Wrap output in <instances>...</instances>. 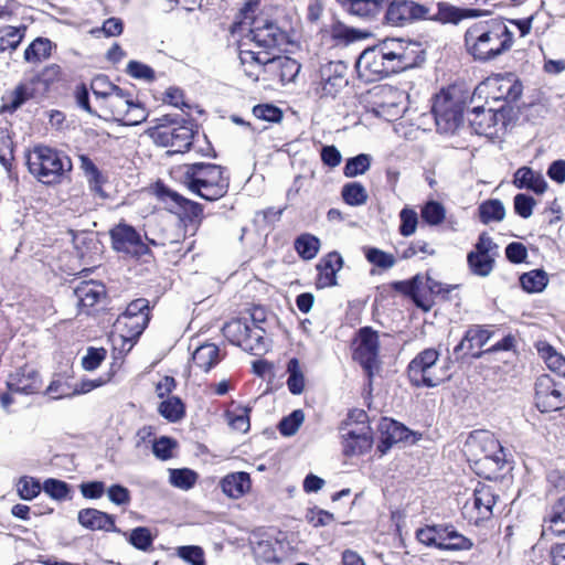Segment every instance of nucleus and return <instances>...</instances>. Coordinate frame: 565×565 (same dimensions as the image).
Here are the masks:
<instances>
[{
  "instance_id": "f257e3e1",
  "label": "nucleus",
  "mask_w": 565,
  "mask_h": 565,
  "mask_svg": "<svg viewBox=\"0 0 565 565\" xmlns=\"http://www.w3.org/2000/svg\"><path fill=\"white\" fill-rule=\"evenodd\" d=\"M512 45L513 33L499 19L475 22L465 32V47L479 62L492 61Z\"/></svg>"
},
{
  "instance_id": "f03ea898",
  "label": "nucleus",
  "mask_w": 565,
  "mask_h": 565,
  "mask_svg": "<svg viewBox=\"0 0 565 565\" xmlns=\"http://www.w3.org/2000/svg\"><path fill=\"white\" fill-rule=\"evenodd\" d=\"M175 178L204 200L215 201L228 190V178L222 167L213 163L183 164L174 169Z\"/></svg>"
},
{
  "instance_id": "7ed1b4c3",
  "label": "nucleus",
  "mask_w": 565,
  "mask_h": 565,
  "mask_svg": "<svg viewBox=\"0 0 565 565\" xmlns=\"http://www.w3.org/2000/svg\"><path fill=\"white\" fill-rule=\"evenodd\" d=\"M30 173L45 184L58 183L72 170L71 159L46 146L34 147L26 156Z\"/></svg>"
},
{
  "instance_id": "20e7f679",
  "label": "nucleus",
  "mask_w": 565,
  "mask_h": 565,
  "mask_svg": "<svg viewBox=\"0 0 565 565\" xmlns=\"http://www.w3.org/2000/svg\"><path fill=\"white\" fill-rule=\"evenodd\" d=\"M263 320L254 316L233 319L223 327L224 337L244 351L258 355L267 350Z\"/></svg>"
},
{
  "instance_id": "39448f33",
  "label": "nucleus",
  "mask_w": 565,
  "mask_h": 565,
  "mask_svg": "<svg viewBox=\"0 0 565 565\" xmlns=\"http://www.w3.org/2000/svg\"><path fill=\"white\" fill-rule=\"evenodd\" d=\"M342 451L347 457L365 454L372 447L367 415L362 409L351 411L340 427Z\"/></svg>"
},
{
  "instance_id": "423d86ee",
  "label": "nucleus",
  "mask_w": 565,
  "mask_h": 565,
  "mask_svg": "<svg viewBox=\"0 0 565 565\" xmlns=\"http://www.w3.org/2000/svg\"><path fill=\"white\" fill-rule=\"evenodd\" d=\"M253 11L250 4H246L242 10L243 19L235 23L233 32L248 29L246 40L253 42L259 51L275 49L282 39L279 28L270 20L264 17L252 18L248 13Z\"/></svg>"
},
{
  "instance_id": "0eeeda50",
  "label": "nucleus",
  "mask_w": 565,
  "mask_h": 565,
  "mask_svg": "<svg viewBox=\"0 0 565 565\" xmlns=\"http://www.w3.org/2000/svg\"><path fill=\"white\" fill-rule=\"evenodd\" d=\"M159 124L148 130L149 136L158 146L170 148L171 152H184L190 149L193 130L186 124L177 125L169 116L159 119Z\"/></svg>"
},
{
  "instance_id": "6e6552de",
  "label": "nucleus",
  "mask_w": 565,
  "mask_h": 565,
  "mask_svg": "<svg viewBox=\"0 0 565 565\" xmlns=\"http://www.w3.org/2000/svg\"><path fill=\"white\" fill-rule=\"evenodd\" d=\"M431 111L437 131L440 134H455L463 121V104L454 98L449 92L443 90L434 98Z\"/></svg>"
},
{
  "instance_id": "1a4fd4ad",
  "label": "nucleus",
  "mask_w": 565,
  "mask_h": 565,
  "mask_svg": "<svg viewBox=\"0 0 565 565\" xmlns=\"http://www.w3.org/2000/svg\"><path fill=\"white\" fill-rule=\"evenodd\" d=\"M439 352L426 349L418 353L408 365V377L413 385L420 387H435L445 377V373L437 370Z\"/></svg>"
},
{
  "instance_id": "9d476101",
  "label": "nucleus",
  "mask_w": 565,
  "mask_h": 565,
  "mask_svg": "<svg viewBox=\"0 0 565 565\" xmlns=\"http://www.w3.org/2000/svg\"><path fill=\"white\" fill-rule=\"evenodd\" d=\"M377 349V334L370 328L361 329L353 341V359L362 365L370 379L379 371Z\"/></svg>"
},
{
  "instance_id": "9b49d317",
  "label": "nucleus",
  "mask_w": 565,
  "mask_h": 565,
  "mask_svg": "<svg viewBox=\"0 0 565 565\" xmlns=\"http://www.w3.org/2000/svg\"><path fill=\"white\" fill-rule=\"evenodd\" d=\"M113 248L131 256H141L149 252L139 233L130 225L119 223L110 231Z\"/></svg>"
},
{
  "instance_id": "f8f14e48",
  "label": "nucleus",
  "mask_w": 565,
  "mask_h": 565,
  "mask_svg": "<svg viewBox=\"0 0 565 565\" xmlns=\"http://www.w3.org/2000/svg\"><path fill=\"white\" fill-rule=\"evenodd\" d=\"M535 404L542 413L559 411L565 396L548 375H541L535 383Z\"/></svg>"
},
{
  "instance_id": "ddd939ff",
  "label": "nucleus",
  "mask_w": 565,
  "mask_h": 565,
  "mask_svg": "<svg viewBox=\"0 0 565 565\" xmlns=\"http://www.w3.org/2000/svg\"><path fill=\"white\" fill-rule=\"evenodd\" d=\"M388 54L379 47H370L363 51L356 62V68L367 82L384 78L387 74L386 61Z\"/></svg>"
},
{
  "instance_id": "4468645a",
  "label": "nucleus",
  "mask_w": 565,
  "mask_h": 565,
  "mask_svg": "<svg viewBox=\"0 0 565 565\" xmlns=\"http://www.w3.org/2000/svg\"><path fill=\"white\" fill-rule=\"evenodd\" d=\"M429 8L412 0L391 1V25H404L415 20L426 19Z\"/></svg>"
},
{
  "instance_id": "2eb2a0df",
  "label": "nucleus",
  "mask_w": 565,
  "mask_h": 565,
  "mask_svg": "<svg viewBox=\"0 0 565 565\" xmlns=\"http://www.w3.org/2000/svg\"><path fill=\"white\" fill-rule=\"evenodd\" d=\"M418 47L416 42H404L402 39L391 36V62L397 61L398 65H391V73H397L417 64Z\"/></svg>"
},
{
  "instance_id": "dca6fc26",
  "label": "nucleus",
  "mask_w": 565,
  "mask_h": 565,
  "mask_svg": "<svg viewBox=\"0 0 565 565\" xmlns=\"http://www.w3.org/2000/svg\"><path fill=\"white\" fill-rule=\"evenodd\" d=\"M246 45L243 42L239 46V61L245 75L253 82H257L264 71H268L270 62V52L243 49Z\"/></svg>"
},
{
  "instance_id": "f3484780",
  "label": "nucleus",
  "mask_w": 565,
  "mask_h": 565,
  "mask_svg": "<svg viewBox=\"0 0 565 565\" xmlns=\"http://www.w3.org/2000/svg\"><path fill=\"white\" fill-rule=\"evenodd\" d=\"M344 66L340 62H329L320 68V82L318 90L323 96H334L342 87L347 85L343 75Z\"/></svg>"
},
{
  "instance_id": "a211bd4d",
  "label": "nucleus",
  "mask_w": 565,
  "mask_h": 565,
  "mask_svg": "<svg viewBox=\"0 0 565 565\" xmlns=\"http://www.w3.org/2000/svg\"><path fill=\"white\" fill-rule=\"evenodd\" d=\"M7 384L11 392L34 394L42 387V380L34 367L24 365L9 375Z\"/></svg>"
},
{
  "instance_id": "6ab92c4d",
  "label": "nucleus",
  "mask_w": 565,
  "mask_h": 565,
  "mask_svg": "<svg viewBox=\"0 0 565 565\" xmlns=\"http://www.w3.org/2000/svg\"><path fill=\"white\" fill-rule=\"evenodd\" d=\"M499 117L503 118L502 114L491 108L487 109L483 106H477L471 110L469 122L477 135L492 136L497 132L495 126Z\"/></svg>"
},
{
  "instance_id": "aec40b11",
  "label": "nucleus",
  "mask_w": 565,
  "mask_h": 565,
  "mask_svg": "<svg viewBox=\"0 0 565 565\" xmlns=\"http://www.w3.org/2000/svg\"><path fill=\"white\" fill-rule=\"evenodd\" d=\"M495 502L497 498L491 487L486 484L477 487L471 499V507L477 511L476 521L489 519ZM469 507L470 502H467L465 509L468 510Z\"/></svg>"
},
{
  "instance_id": "412c9836",
  "label": "nucleus",
  "mask_w": 565,
  "mask_h": 565,
  "mask_svg": "<svg viewBox=\"0 0 565 565\" xmlns=\"http://www.w3.org/2000/svg\"><path fill=\"white\" fill-rule=\"evenodd\" d=\"M342 257L337 253H330L317 265V287L327 288L337 284V273L342 268Z\"/></svg>"
},
{
  "instance_id": "4be33fe9",
  "label": "nucleus",
  "mask_w": 565,
  "mask_h": 565,
  "mask_svg": "<svg viewBox=\"0 0 565 565\" xmlns=\"http://www.w3.org/2000/svg\"><path fill=\"white\" fill-rule=\"evenodd\" d=\"M74 295L77 298L79 308L89 309L106 296V289L105 286L98 281H81L75 287Z\"/></svg>"
},
{
  "instance_id": "5701e85b",
  "label": "nucleus",
  "mask_w": 565,
  "mask_h": 565,
  "mask_svg": "<svg viewBox=\"0 0 565 565\" xmlns=\"http://www.w3.org/2000/svg\"><path fill=\"white\" fill-rule=\"evenodd\" d=\"M513 184L518 189H527L536 194H542L547 189L544 177L529 167H521L515 171Z\"/></svg>"
},
{
  "instance_id": "b1692460",
  "label": "nucleus",
  "mask_w": 565,
  "mask_h": 565,
  "mask_svg": "<svg viewBox=\"0 0 565 565\" xmlns=\"http://www.w3.org/2000/svg\"><path fill=\"white\" fill-rule=\"evenodd\" d=\"M250 477L244 471L230 473L221 481L222 491L232 499L242 498L250 490Z\"/></svg>"
},
{
  "instance_id": "393cba45",
  "label": "nucleus",
  "mask_w": 565,
  "mask_h": 565,
  "mask_svg": "<svg viewBox=\"0 0 565 565\" xmlns=\"http://www.w3.org/2000/svg\"><path fill=\"white\" fill-rule=\"evenodd\" d=\"M78 522L89 530L115 531L111 515L96 509H84L78 512Z\"/></svg>"
},
{
  "instance_id": "a878e982",
  "label": "nucleus",
  "mask_w": 565,
  "mask_h": 565,
  "mask_svg": "<svg viewBox=\"0 0 565 565\" xmlns=\"http://www.w3.org/2000/svg\"><path fill=\"white\" fill-rule=\"evenodd\" d=\"M466 447L470 454L478 456V450H480V455L488 458L499 447V444L490 433L476 430L467 438Z\"/></svg>"
},
{
  "instance_id": "bb28decb",
  "label": "nucleus",
  "mask_w": 565,
  "mask_h": 565,
  "mask_svg": "<svg viewBox=\"0 0 565 565\" xmlns=\"http://www.w3.org/2000/svg\"><path fill=\"white\" fill-rule=\"evenodd\" d=\"M300 68L301 66L296 60L288 56H275L270 53L268 72L277 73L282 84L294 82Z\"/></svg>"
},
{
  "instance_id": "cd10ccee",
  "label": "nucleus",
  "mask_w": 565,
  "mask_h": 565,
  "mask_svg": "<svg viewBox=\"0 0 565 565\" xmlns=\"http://www.w3.org/2000/svg\"><path fill=\"white\" fill-rule=\"evenodd\" d=\"M149 322V318H143L141 316L129 317L125 315H120L114 327L117 332L120 333L121 338L125 340H132L138 338Z\"/></svg>"
},
{
  "instance_id": "c85d7f7f",
  "label": "nucleus",
  "mask_w": 565,
  "mask_h": 565,
  "mask_svg": "<svg viewBox=\"0 0 565 565\" xmlns=\"http://www.w3.org/2000/svg\"><path fill=\"white\" fill-rule=\"evenodd\" d=\"M131 103L132 99L119 88L114 95L108 97V100L100 108L107 117L120 122Z\"/></svg>"
},
{
  "instance_id": "c756f323",
  "label": "nucleus",
  "mask_w": 565,
  "mask_h": 565,
  "mask_svg": "<svg viewBox=\"0 0 565 565\" xmlns=\"http://www.w3.org/2000/svg\"><path fill=\"white\" fill-rule=\"evenodd\" d=\"M491 338V332L487 329L470 328L463 339L455 348V354H459L465 351V354L470 353L473 348L481 349L484 347Z\"/></svg>"
},
{
  "instance_id": "7c9ffc66",
  "label": "nucleus",
  "mask_w": 565,
  "mask_h": 565,
  "mask_svg": "<svg viewBox=\"0 0 565 565\" xmlns=\"http://www.w3.org/2000/svg\"><path fill=\"white\" fill-rule=\"evenodd\" d=\"M192 360L194 365L207 372L220 362V350L214 343H204L194 350Z\"/></svg>"
},
{
  "instance_id": "2f4dec72",
  "label": "nucleus",
  "mask_w": 565,
  "mask_h": 565,
  "mask_svg": "<svg viewBox=\"0 0 565 565\" xmlns=\"http://www.w3.org/2000/svg\"><path fill=\"white\" fill-rule=\"evenodd\" d=\"M330 33L331 38L337 42V44L342 45H349L351 43L364 40L370 35L369 32L348 26L340 21H337L331 25Z\"/></svg>"
},
{
  "instance_id": "473e14b6",
  "label": "nucleus",
  "mask_w": 565,
  "mask_h": 565,
  "mask_svg": "<svg viewBox=\"0 0 565 565\" xmlns=\"http://www.w3.org/2000/svg\"><path fill=\"white\" fill-rule=\"evenodd\" d=\"M441 531V546L444 551H467L472 547V542L458 533L452 525H444Z\"/></svg>"
},
{
  "instance_id": "72a5a7b5",
  "label": "nucleus",
  "mask_w": 565,
  "mask_h": 565,
  "mask_svg": "<svg viewBox=\"0 0 565 565\" xmlns=\"http://www.w3.org/2000/svg\"><path fill=\"white\" fill-rule=\"evenodd\" d=\"M338 3L350 14L360 18L372 17L379 12L380 0H337Z\"/></svg>"
},
{
  "instance_id": "f704fd0d",
  "label": "nucleus",
  "mask_w": 565,
  "mask_h": 565,
  "mask_svg": "<svg viewBox=\"0 0 565 565\" xmlns=\"http://www.w3.org/2000/svg\"><path fill=\"white\" fill-rule=\"evenodd\" d=\"M420 285L422 281L419 280L418 276H416L412 280L398 281L395 282L393 286L399 292L409 296L417 307L422 308L425 311H428L430 310L433 303L431 300L422 297L419 289Z\"/></svg>"
},
{
  "instance_id": "c9c22d12",
  "label": "nucleus",
  "mask_w": 565,
  "mask_h": 565,
  "mask_svg": "<svg viewBox=\"0 0 565 565\" xmlns=\"http://www.w3.org/2000/svg\"><path fill=\"white\" fill-rule=\"evenodd\" d=\"M536 348L546 366L565 377V358L546 342H539Z\"/></svg>"
},
{
  "instance_id": "e433bc0d",
  "label": "nucleus",
  "mask_w": 565,
  "mask_h": 565,
  "mask_svg": "<svg viewBox=\"0 0 565 565\" xmlns=\"http://www.w3.org/2000/svg\"><path fill=\"white\" fill-rule=\"evenodd\" d=\"M467 263L470 271L478 277H488L495 263L494 255H483L478 253L469 252L467 256Z\"/></svg>"
},
{
  "instance_id": "4c0bfd02",
  "label": "nucleus",
  "mask_w": 565,
  "mask_h": 565,
  "mask_svg": "<svg viewBox=\"0 0 565 565\" xmlns=\"http://www.w3.org/2000/svg\"><path fill=\"white\" fill-rule=\"evenodd\" d=\"M520 284L526 292H541L548 284V276L543 269H534L521 275Z\"/></svg>"
},
{
  "instance_id": "58836bf2",
  "label": "nucleus",
  "mask_w": 565,
  "mask_h": 565,
  "mask_svg": "<svg viewBox=\"0 0 565 565\" xmlns=\"http://www.w3.org/2000/svg\"><path fill=\"white\" fill-rule=\"evenodd\" d=\"M478 211L480 221L483 224L501 222L505 216L504 205L500 200L497 199L484 201L480 204Z\"/></svg>"
},
{
  "instance_id": "ea45409f",
  "label": "nucleus",
  "mask_w": 565,
  "mask_h": 565,
  "mask_svg": "<svg viewBox=\"0 0 565 565\" xmlns=\"http://www.w3.org/2000/svg\"><path fill=\"white\" fill-rule=\"evenodd\" d=\"M422 438V434L414 431L405 425L391 418V446L393 444H403L405 446L414 445Z\"/></svg>"
},
{
  "instance_id": "a19ab883",
  "label": "nucleus",
  "mask_w": 565,
  "mask_h": 565,
  "mask_svg": "<svg viewBox=\"0 0 565 565\" xmlns=\"http://www.w3.org/2000/svg\"><path fill=\"white\" fill-rule=\"evenodd\" d=\"M295 249L302 259L310 260L317 256L320 241L312 234H301L295 241Z\"/></svg>"
},
{
  "instance_id": "79ce46f5",
  "label": "nucleus",
  "mask_w": 565,
  "mask_h": 565,
  "mask_svg": "<svg viewBox=\"0 0 565 565\" xmlns=\"http://www.w3.org/2000/svg\"><path fill=\"white\" fill-rule=\"evenodd\" d=\"M287 373H288V380H287V386L290 393L294 395H299L305 390V374L303 370L300 365V362L297 359L289 360L287 364Z\"/></svg>"
},
{
  "instance_id": "37998d69",
  "label": "nucleus",
  "mask_w": 565,
  "mask_h": 565,
  "mask_svg": "<svg viewBox=\"0 0 565 565\" xmlns=\"http://www.w3.org/2000/svg\"><path fill=\"white\" fill-rule=\"evenodd\" d=\"M52 42L49 39H35L24 51V60L39 63L51 55Z\"/></svg>"
},
{
  "instance_id": "c03bdc74",
  "label": "nucleus",
  "mask_w": 565,
  "mask_h": 565,
  "mask_svg": "<svg viewBox=\"0 0 565 565\" xmlns=\"http://www.w3.org/2000/svg\"><path fill=\"white\" fill-rule=\"evenodd\" d=\"M25 28L7 25L0 28V52L15 50L24 36Z\"/></svg>"
},
{
  "instance_id": "a18cd8bd",
  "label": "nucleus",
  "mask_w": 565,
  "mask_h": 565,
  "mask_svg": "<svg viewBox=\"0 0 565 565\" xmlns=\"http://www.w3.org/2000/svg\"><path fill=\"white\" fill-rule=\"evenodd\" d=\"M498 89L501 93L498 98L515 102L521 97L523 89L522 84L512 74L498 79Z\"/></svg>"
},
{
  "instance_id": "49530a36",
  "label": "nucleus",
  "mask_w": 565,
  "mask_h": 565,
  "mask_svg": "<svg viewBox=\"0 0 565 565\" xmlns=\"http://www.w3.org/2000/svg\"><path fill=\"white\" fill-rule=\"evenodd\" d=\"M120 87L114 85L105 75L96 76L90 83V89L94 96L99 102V106L108 100L110 95H114Z\"/></svg>"
},
{
  "instance_id": "de8ad7c7",
  "label": "nucleus",
  "mask_w": 565,
  "mask_h": 565,
  "mask_svg": "<svg viewBox=\"0 0 565 565\" xmlns=\"http://www.w3.org/2000/svg\"><path fill=\"white\" fill-rule=\"evenodd\" d=\"M343 201L351 206L363 205L367 200L365 188L359 182H351L342 188Z\"/></svg>"
},
{
  "instance_id": "09e8293b",
  "label": "nucleus",
  "mask_w": 565,
  "mask_h": 565,
  "mask_svg": "<svg viewBox=\"0 0 565 565\" xmlns=\"http://www.w3.org/2000/svg\"><path fill=\"white\" fill-rule=\"evenodd\" d=\"M420 215L425 223L437 226L444 222L446 209L441 203L431 200L423 205Z\"/></svg>"
},
{
  "instance_id": "8fccbe9b",
  "label": "nucleus",
  "mask_w": 565,
  "mask_h": 565,
  "mask_svg": "<svg viewBox=\"0 0 565 565\" xmlns=\"http://www.w3.org/2000/svg\"><path fill=\"white\" fill-rule=\"evenodd\" d=\"M548 522V530L554 534H565V494L553 505Z\"/></svg>"
},
{
  "instance_id": "3c124183",
  "label": "nucleus",
  "mask_w": 565,
  "mask_h": 565,
  "mask_svg": "<svg viewBox=\"0 0 565 565\" xmlns=\"http://www.w3.org/2000/svg\"><path fill=\"white\" fill-rule=\"evenodd\" d=\"M156 534L149 527L138 526L128 534V542L140 551H149L152 546Z\"/></svg>"
},
{
  "instance_id": "603ef678",
  "label": "nucleus",
  "mask_w": 565,
  "mask_h": 565,
  "mask_svg": "<svg viewBox=\"0 0 565 565\" xmlns=\"http://www.w3.org/2000/svg\"><path fill=\"white\" fill-rule=\"evenodd\" d=\"M169 481L172 486L182 490H189L194 486L198 479V475L186 468L183 469H170Z\"/></svg>"
},
{
  "instance_id": "864d4df0",
  "label": "nucleus",
  "mask_w": 565,
  "mask_h": 565,
  "mask_svg": "<svg viewBox=\"0 0 565 565\" xmlns=\"http://www.w3.org/2000/svg\"><path fill=\"white\" fill-rule=\"evenodd\" d=\"M81 169L88 180L89 186L94 192H99L102 186V175L95 163L85 154L79 156Z\"/></svg>"
},
{
  "instance_id": "5fc2aeb1",
  "label": "nucleus",
  "mask_w": 565,
  "mask_h": 565,
  "mask_svg": "<svg viewBox=\"0 0 565 565\" xmlns=\"http://www.w3.org/2000/svg\"><path fill=\"white\" fill-rule=\"evenodd\" d=\"M371 164V157L369 154H359L350 158L343 169V173L347 178H354L356 175L366 172Z\"/></svg>"
},
{
  "instance_id": "6e6d98bb",
  "label": "nucleus",
  "mask_w": 565,
  "mask_h": 565,
  "mask_svg": "<svg viewBox=\"0 0 565 565\" xmlns=\"http://www.w3.org/2000/svg\"><path fill=\"white\" fill-rule=\"evenodd\" d=\"M444 529V525H433V526H426L423 529L417 530L416 537L417 540L427 545V546H435L440 550L443 537H441V531Z\"/></svg>"
},
{
  "instance_id": "4d7b16f0",
  "label": "nucleus",
  "mask_w": 565,
  "mask_h": 565,
  "mask_svg": "<svg viewBox=\"0 0 565 565\" xmlns=\"http://www.w3.org/2000/svg\"><path fill=\"white\" fill-rule=\"evenodd\" d=\"M158 411L170 422L179 420L184 413L183 404L178 397H171L161 402Z\"/></svg>"
},
{
  "instance_id": "13d9d810",
  "label": "nucleus",
  "mask_w": 565,
  "mask_h": 565,
  "mask_svg": "<svg viewBox=\"0 0 565 565\" xmlns=\"http://www.w3.org/2000/svg\"><path fill=\"white\" fill-rule=\"evenodd\" d=\"M305 420V413L301 409H295L290 415L282 418L279 423V431L284 436L295 435Z\"/></svg>"
},
{
  "instance_id": "bf43d9fd",
  "label": "nucleus",
  "mask_w": 565,
  "mask_h": 565,
  "mask_svg": "<svg viewBox=\"0 0 565 565\" xmlns=\"http://www.w3.org/2000/svg\"><path fill=\"white\" fill-rule=\"evenodd\" d=\"M40 491V482L32 477H22L17 482V492L22 500H32Z\"/></svg>"
},
{
  "instance_id": "052dcab7",
  "label": "nucleus",
  "mask_w": 565,
  "mask_h": 565,
  "mask_svg": "<svg viewBox=\"0 0 565 565\" xmlns=\"http://www.w3.org/2000/svg\"><path fill=\"white\" fill-rule=\"evenodd\" d=\"M249 408L247 407H239L236 411L228 412L226 414L228 419V425L242 433H246L249 429Z\"/></svg>"
},
{
  "instance_id": "680f3d73",
  "label": "nucleus",
  "mask_w": 565,
  "mask_h": 565,
  "mask_svg": "<svg viewBox=\"0 0 565 565\" xmlns=\"http://www.w3.org/2000/svg\"><path fill=\"white\" fill-rule=\"evenodd\" d=\"M443 14L446 21L457 24L463 19L481 17L482 11L479 9H461L456 7H447L443 11Z\"/></svg>"
},
{
  "instance_id": "e2e57ef3",
  "label": "nucleus",
  "mask_w": 565,
  "mask_h": 565,
  "mask_svg": "<svg viewBox=\"0 0 565 565\" xmlns=\"http://www.w3.org/2000/svg\"><path fill=\"white\" fill-rule=\"evenodd\" d=\"M43 490L46 494L56 500H65L70 497V487L62 480L47 479L44 481Z\"/></svg>"
},
{
  "instance_id": "0e129e2a",
  "label": "nucleus",
  "mask_w": 565,
  "mask_h": 565,
  "mask_svg": "<svg viewBox=\"0 0 565 565\" xmlns=\"http://www.w3.org/2000/svg\"><path fill=\"white\" fill-rule=\"evenodd\" d=\"M147 116L146 109L140 104L132 100L120 122L126 126H136L145 121Z\"/></svg>"
},
{
  "instance_id": "69168bd1",
  "label": "nucleus",
  "mask_w": 565,
  "mask_h": 565,
  "mask_svg": "<svg viewBox=\"0 0 565 565\" xmlns=\"http://www.w3.org/2000/svg\"><path fill=\"white\" fill-rule=\"evenodd\" d=\"M106 350L103 348H89L82 359V365L86 371L96 370L106 358Z\"/></svg>"
},
{
  "instance_id": "338daca9",
  "label": "nucleus",
  "mask_w": 565,
  "mask_h": 565,
  "mask_svg": "<svg viewBox=\"0 0 565 565\" xmlns=\"http://www.w3.org/2000/svg\"><path fill=\"white\" fill-rule=\"evenodd\" d=\"M535 200L524 193H519L514 196V211L523 218H529L533 213Z\"/></svg>"
},
{
  "instance_id": "774afa93",
  "label": "nucleus",
  "mask_w": 565,
  "mask_h": 565,
  "mask_svg": "<svg viewBox=\"0 0 565 565\" xmlns=\"http://www.w3.org/2000/svg\"><path fill=\"white\" fill-rule=\"evenodd\" d=\"M175 446L177 443L173 439L161 437L153 443L152 451L157 458L167 460L173 456L172 451Z\"/></svg>"
}]
</instances>
